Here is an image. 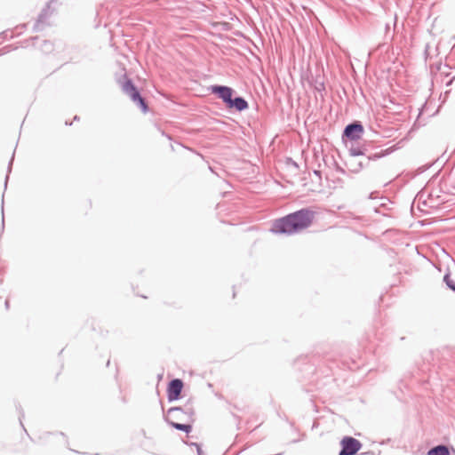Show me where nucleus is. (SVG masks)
Here are the masks:
<instances>
[{
    "label": "nucleus",
    "mask_w": 455,
    "mask_h": 455,
    "mask_svg": "<svg viewBox=\"0 0 455 455\" xmlns=\"http://www.w3.org/2000/svg\"><path fill=\"white\" fill-rule=\"evenodd\" d=\"M315 212L308 207L301 208L273 221L270 231L274 234L291 235L309 228Z\"/></svg>",
    "instance_id": "f257e3e1"
},
{
    "label": "nucleus",
    "mask_w": 455,
    "mask_h": 455,
    "mask_svg": "<svg viewBox=\"0 0 455 455\" xmlns=\"http://www.w3.org/2000/svg\"><path fill=\"white\" fill-rule=\"evenodd\" d=\"M117 83L121 86L123 92L130 97L131 100L143 114H147L149 111L146 99L142 97L139 88L135 85L132 78L126 74H124L117 79Z\"/></svg>",
    "instance_id": "f03ea898"
},
{
    "label": "nucleus",
    "mask_w": 455,
    "mask_h": 455,
    "mask_svg": "<svg viewBox=\"0 0 455 455\" xmlns=\"http://www.w3.org/2000/svg\"><path fill=\"white\" fill-rule=\"evenodd\" d=\"M395 150V147H390L387 149L379 150L378 155H369L368 157H363L362 160L357 161L355 158H352L348 161L349 171L357 173L362 171L363 168L369 166L371 161H376L381 157L387 156L393 153Z\"/></svg>",
    "instance_id": "7ed1b4c3"
},
{
    "label": "nucleus",
    "mask_w": 455,
    "mask_h": 455,
    "mask_svg": "<svg viewBox=\"0 0 455 455\" xmlns=\"http://www.w3.org/2000/svg\"><path fill=\"white\" fill-rule=\"evenodd\" d=\"M172 416L176 420L180 421H195V409L192 402L188 400L184 406L171 407L167 411V417Z\"/></svg>",
    "instance_id": "20e7f679"
},
{
    "label": "nucleus",
    "mask_w": 455,
    "mask_h": 455,
    "mask_svg": "<svg viewBox=\"0 0 455 455\" xmlns=\"http://www.w3.org/2000/svg\"><path fill=\"white\" fill-rule=\"evenodd\" d=\"M364 132V128L360 121H353L352 123L347 124L342 132V141L346 142L349 140L351 144L354 141H357L361 139Z\"/></svg>",
    "instance_id": "39448f33"
},
{
    "label": "nucleus",
    "mask_w": 455,
    "mask_h": 455,
    "mask_svg": "<svg viewBox=\"0 0 455 455\" xmlns=\"http://www.w3.org/2000/svg\"><path fill=\"white\" fill-rule=\"evenodd\" d=\"M340 450L339 455H356L363 447L362 443L356 438L345 435L339 442Z\"/></svg>",
    "instance_id": "423d86ee"
},
{
    "label": "nucleus",
    "mask_w": 455,
    "mask_h": 455,
    "mask_svg": "<svg viewBox=\"0 0 455 455\" xmlns=\"http://www.w3.org/2000/svg\"><path fill=\"white\" fill-rule=\"evenodd\" d=\"M211 94H213L218 99L221 100L225 107L228 105V100L235 96V91L230 86L222 84H212L207 88Z\"/></svg>",
    "instance_id": "0eeeda50"
},
{
    "label": "nucleus",
    "mask_w": 455,
    "mask_h": 455,
    "mask_svg": "<svg viewBox=\"0 0 455 455\" xmlns=\"http://www.w3.org/2000/svg\"><path fill=\"white\" fill-rule=\"evenodd\" d=\"M184 388V382L182 379L175 378L171 379L167 384V399L172 403L180 400L182 397V391Z\"/></svg>",
    "instance_id": "6e6552de"
},
{
    "label": "nucleus",
    "mask_w": 455,
    "mask_h": 455,
    "mask_svg": "<svg viewBox=\"0 0 455 455\" xmlns=\"http://www.w3.org/2000/svg\"><path fill=\"white\" fill-rule=\"evenodd\" d=\"M55 0H50L45 6L41 10L38 17L33 26L34 32H39L44 30V28L49 25L47 20L52 16L53 10L51 9V4Z\"/></svg>",
    "instance_id": "1a4fd4ad"
},
{
    "label": "nucleus",
    "mask_w": 455,
    "mask_h": 455,
    "mask_svg": "<svg viewBox=\"0 0 455 455\" xmlns=\"http://www.w3.org/2000/svg\"><path fill=\"white\" fill-rule=\"evenodd\" d=\"M375 148L373 143L371 141H363L361 145L354 146V144H351L350 148H348L349 154L352 157L355 156H364L368 157L369 155H378L379 151L378 152H372V150Z\"/></svg>",
    "instance_id": "9d476101"
},
{
    "label": "nucleus",
    "mask_w": 455,
    "mask_h": 455,
    "mask_svg": "<svg viewBox=\"0 0 455 455\" xmlns=\"http://www.w3.org/2000/svg\"><path fill=\"white\" fill-rule=\"evenodd\" d=\"M226 108L228 110H235L241 113L249 108V103L243 96H240L235 92V96H232L230 100H228Z\"/></svg>",
    "instance_id": "9b49d317"
},
{
    "label": "nucleus",
    "mask_w": 455,
    "mask_h": 455,
    "mask_svg": "<svg viewBox=\"0 0 455 455\" xmlns=\"http://www.w3.org/2000/svg\"><path fill=\"white\" fill-rule=\"evenodd\" d=\"M164 421L169 426H171L172 428H174L176 430L185 432L186 434H189L192 431V428H193L192 423L193 422H189V421H188V423L176 422V421L171 420L169 419V417L165 416V414L164 415Z\"/></svg>",
    "instance_id": "f8f14e48"
},
{
    "label": "nucleus",
    "mask_w": 455,
    "mask_h": 455,
    "mask_svg": "<svg viewBox=\"0 0 455 455\" xmlns=\"http://www.w3.org/2000/svg\"><path fill=\"white\" fill-rule=\"evenodd\" d=\"M427 455H451V449L445 444H438L430 448Z\"/></svg>",
    "instance_id": "ddd939ff"
},
{
    "label": "nucleus",
    "mask_w": 455,
    "mask_h": 455,
    "mask_svg": "<svg viewBox=\"0 0 455 455\" xmlns=\"http://www.w3.org/2000/svg\"><path fill=\"white\" fill-rule=\"evenodd\" d=\"M443 281L446 284L447 288L455 293V281L451 279V273L449 271L444 274Z\"/></svg>",
    "instance_id": "4468645a"
},
{
    "label": "nucleus",
    "mask_w": 455,
    "mask_h": 455,
    "mask_svg": "<svg viewBox=\"0 0 455 455\" xmlns=\"http://www.w3.org/2000/svg\"><path fill=\"white\" fill-rule=\"evenodd\" d=\"M53 44L49 40H43L40 49L44 53H50L53 51Z\"/></svg>",
    "instance_id": "2eb2a0df"
},
{
    "label": "nucleus",
    "mask_w": 455,
    "mask_h": 455,
    "mask_svg": "<svg viewBox=\"0 0 455 455\" xmlns=\"http://www.w3.org/2000/svg\"><path fill=\"white\" fill-rule=\"evenodd\" d=\"M314 89L318 92L325 91L324 82L320 77H316L314 80Z\"/></svg>",
    "instance_id": "dca6fc26"
},
{
    "label": "nucleus",
    "mask_w": 455,
    "mask_h": 455,
    "mask_svg": "<svg viewBox=\"0 0 455 455\" xmlns=\"http://www.w3.org/2000/svg\"><path fill=\"white\" fill-rule=\"evenodd\" d=\"M14 155H15V151H13L12 153V156L8 163V167H7V174L5 176V180H4V188H6L7 187V182H8V180H9V175L12 172V164H13V160H14Z\"/></svg>",
    "instance_id": "f3484780"
},
{
    "label": "nucleus",
    "mask_w": 455,
    "mask_h": 455,
    "mask_svg": "<svg viewBox=\"0 0 455 455\" xmlns=\"http://www.w3.org/2000/svg\"><path fill=\"white\" fill-rule=\"evenodd\" d=\"M15 35H13L12 32H11L10 30H4L3 32L0 33V38H3V39H12L14 38Z\"/></svg>",
    "instance_id": "a211bd4d"
},
{
    "label": "nucleus",
    "mask_w": 455,
    "mask_h": 455,
    "mask_svg": "<svg viewBox=\"0 0 455 455\" xmlns=\"http://www.w3.org/2000/svg\"><path fill=\"white\" fill-rule=\"evenodd\" d=\"M14 49H17V47H13L12 44L4 46L3 48L0 49V56L6 54Z\"/></svg>",
    "instance_id": "6ab92c4d"
},
{
    "label": "nucleus",
    "mask_w": 455,
    "mask_h": 455,
    "mask_svg": "<svg viewBox=\"0 0 455 455\" xmlns=\"http://www.w3.org/2000/svg\"><path fill=\"white\" fill-rule=\"evenodd\" d=\"M17 409L20 411V417H19V420H20V426L22 427V428L24 429V431L28 434L23 423H22V419L24 418V411H22L21 409V406L20 404L17 405Z\"/></svg>",
    "instance_id": "aec40b11"
},
{
    "label": "nucleus",
    "mask_w": 455,
    "mask_h": 455,
    "mask_svg": "<svg viewBox=\"0 0 455 455\" xmlns=\"http://www.w3.org/2000/svg\"><path fill=\"white\" fill-rule=\"evenodd\" d=\"M286 164L288 165H291V166L295 167L296 169H299V164L291 157H288L286 159Z\"/></svg>",
    "instance_id": "412c9836"
},
{
    "label": "nucleus",
    "mask_w": 455,
    "mask_h": 455,
    "mask_svg": "<svg viewBox=\"0 0 455 455\" xmlns=\"http://www.w3.org/2000/svg\"><path fill=\"white\" fill-rule=\"evenodd\" d=\"M4 198L2 199V226H1V232H4Z\"/></svg>",
    "instance_id": "4be33fe9"
},
{
    "label": "nucleus",
    "mask_w": 455,
    "mask_h": 455,
    "mask_svg": "<svg viewBox=\"0 0 455 455\" xmlns=\"http://www.w3.org/2000/svg\"><path fill=\"white\" fill-rule=\"evenodd\" d=\"M183 443L188 445V446H191V447H196V449H197V447H201V444L200 443H194V442H188V441H185L183 440Z\"/></svg>",
    "instance_id": "5701e85b"
},
{
    "label": "nucleus",
    "mask_w": 455,
    "mask_h": 455,
    "mask_svg": "<svg viewBox=\"0 0 455 455\" xmlns=\"http://www.w3.org/2000/svg\"><path fill=\"white\" fill-rule=\"evenodd\" d=\"M27 28V24H21V25H19L15 28L16 30H19L17 36L19 35H21L22 34V30L25 29Z\"/></svg>",
    "instance_id": "b1692460"
},
{
    "label": "nucleus",
    "mask_w": 455,
    "mask_h": 455,
    "mask_svg": "<svg viewBox=\"0 0 455 455\" xmlns=\"http://www.w3.org/2000/svg\"><path fill=\"white\" fill-rule=\"evenodd\" d=\"M334 165H335V169L338 172H339L341 174L346 173V171L341 166H339L336 162H334Z\"/></svg>",
    "instance_id": "393cba45"
},
{
    "label": "nucleus",
    "mask_w": 455,
    "mask_h": 455,
    "mask_svg": "<svg viewBox=\"0 0 455 455\" xmlns=\"http://www.w3.org/2000/svg\"><path fill=\"white\" fill-rule=\"evenodd\" d=\"M313 173L318 177V179L321 180H322V172L320 170H314L313 171Z\"/></svg>",
    "instance_id": "a878e982"
},
{
    "label": "nucleus",
    "mask_w": 455,
    "mask_h": 455,
    "mask_svg": "<svg viewBox=\"0 0 455 455\" xmlns=\"http://www.w3.org/2000/svg\"><path fill=\"white\" fill-rule=\"evenodd\" d=\"M38 40H39L38 36H32L29 39L26 40V42L31 41L33 43V45H35L36 42L38 41Z\"/></svg>",
    "instance_id": "bb28decb"
},
{
    "label": "nucleus",
    "mask_w": 455,
    "mask_h": 455,
    "mask_svg": "<svg viewBox=\"0 0 455 455\" xmlns=\"http://www.w3.org/2000/svg\"><path fill=\"white\" fill-rule=\"evenodd\" d=\"M377 197H378V192H376V191L375 192H371L369 195V198L370 199H374V198H377Z\"/></svg>",
    "instance_id": "cd10ccee"
},
{
    "label": "nucleus",
    "mask_w": 455,
    "mask_h": 455,
    "mask_svg": "<svg viewBox=\"0 0 455 455\" xmlns=\"http://www.w3.org/2000/svg\"><path fill=\"white\" fill-rule=\"evenodd\" d=\"M318 426H319V423H318L317 419H315L313 422V425H312V429L317 428Z\"/></svg>",
    "instance_id": "c85d7f7f"
},
{
    "label": "nucleus",
    "mask_w": 455,
    "mask_h": 455,
    "mask_svg": "<svg viewBox=\"0 0 455 455\" xmlns=\"http://www.w3.org/2000/svg\"><path fill=\"white\" fill-rule=\"evenodd\" d=\"M196 453L197 455H204L202 447H197Z\"/></svg>",
    "instance_id": "c756f323"
},
{
    "label": "nucleus",
    "mask_w": 455,
    "mask_h": 455,
    "mask_svg": "<svg viewBox=\"0 0 455 455\" xmlns=\"http://www.w3.org/2000/svg\"><path fill=\"white\" fill-rule=\"evenodd\" d=\"M4 306H5V308L8 309L9 307H10V302H9V299H6L5 302H4Z\"/></svg>",
    "instance_id": "7c9ffc66"
},
{
    "label": "nucleus",
    "mask_w": 455,
    "mask_h": 455,
    "mask_svg": "<svg viewBox=\"0 0 455 455\" xmlns=\"http://www.w3.org/2000/svg\"><path fill=\"white\" fill-rule=\"evenodd\" d=\"M233 416L235 418V419L237 420V423L239 424L241 421L240 417L237 415H235V414H233Z\"/></svg>",
    "instance_id": "2f4dec72"
},
{
    "label": "nucleus",
    "mask_w": 455,
    "mask_h": 455,
    "mask_svg": "<svg viewBox=\"0 0 455 455\" xmlns=\"http://www.w3.org/2000/svg\"><path fill=\"white\" fill-rule=\"evenodd\" d=\"M337 182H338L339 184H340V185L343 183L342 180H340V179H338V180H337Z\"/></svg>",
    "instance_id": "473e14b6"
},
{
    "label": "nucleus",
    "mask_w": 455,
    "mask_h": 455,
    "mask_svg": "<svg viewBox=\"0 0 455 455\" xmlns=\"http://www.w3.org/2000/svg\"><path fill=\"white\" fill-rule=\"evenodd\" d=\"M77 120H79V116H74V121H77Z\"/></svg>",
    "instance_id": "72a5a7b5"
},
{
    "label": "nucleus",
    "mask_w": 455,
    "mask_h": 455,
    "mask_svg": "<svg viewBox=\"0 0 455 455\" xmlns=\"http://www.w3.org/2000/svg\"><path fill=\"white\" fill-rule=\"evenodd\" d=\"M363 455H372L371 452L362 453Z\"/></svg>",
    "instance_id": "f704fd0d"
},
{
    "label": "nucleus",
    "mask_w": 455,
    "mask_h": 455,
    "mask_svg": "<svg viewBox=\"0 0 455 455\" xmlns=\"http://www.w3.org/2000/svg\"><path fill=\"white\" fill-rule=\"evenodd\" d=\"M390 28L388 24H386V30H388Z\"/></svg>",
    "instance_id": "c9c22d12"
},
{
    "label": "nucleus",
    "mask_w": 455,
    "mask_h": 455,
    "mask_svg": "<svg viewBox=\"0 0 455 455\" xmlns=\"http://www.w3.org/2000/svg\"><path fill=\"white\" fill-rule=\"evenodd\" d=\"M109 364H110V360H108V362H107V366L108 367V366H109Z\"/></svg>",
    "instance_id": "e433bc0d"
},
{
    "label": "nucleus",
    "mask_w": 455,
    "mask_h": 455,
    "mask_svg": "<svg viewBox=\"0 0 455 455\" xmlns=\"http://www.w3.org/2000/svg\"><path fill=\"white\" fill-rule=\"evenodd\" d=\"M65 124H66V125H71V124H71V123H69V122H66Z\"/></svg>",
    "instance_id": "4c0bfd02"
},
{
    "label": "nucleus",
    "mask_w": 455,
    "mask_h": 455,
    "mask_svg": "<svg viewBox=\"0 0 455 455\" xmlns=\"http://www.w3.org/2000/svg\"><path fill=\"white\" fill-rule=\"evenodd\" d=\"M60 435L65 436V434L63 432H60Z\"/></svg>",
    "instance_id": "58836bf2"
},
{
    "label": "nucleus",
    "mask_w": 455,
    "mask_h": 455,
    "mask_svg": "<svg viewBox=\"0 0 455 455\" xmlns=\"http://www.w3.org/2000/svg\"><path fill=\"white\" fill-rule=\"evenodd\" d=\"M94 455H100L99 453H95Z\"/></svg>",
    "instance_id": "ea45409f"
}]
</instances>
